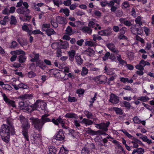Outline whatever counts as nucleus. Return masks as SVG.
Listing matches in <instances>:
<instances>
[{
  "label": "nucleus",
  "mask_w": 154,
  "mask_h": 154,
  "mask_svg": "<svg viewBox=\"0 0 154 154\" xmlns=\"http://www.w3.org/2000/svg\"><path fill=\"white\" fill-rule=\"evenodd\" d=\"M52 122L55 125H57L59 123H60L62 127L64 128H66V127L64 125L65 122L63 120V119L60 118V116L55 119H53L52 120Z\"/></svg>",
  "instance_id": "nucleus-13"
},
{
  "label": "nucleus",
  "mask_w": 154,
  "mask_h": 154,
  "mask_svg": "<svg viewBox=\"0 0 154 154\" xmlns=\"http://www.w3.org/2000/svg\"><path fill=\"white\" fill-rule=\"evenodd\" d=\"M22 30L26 31L29 35H31V31L32 30V25L31 24L24 23L22 27Z\"/></svg>",
  "instance_id": "nucleus-11"
},
{
  "label": "nucleus",
  "mask_w": 154,
  "mask_h": 154,
  "mask_svg": "<svg viewBox=\"0 0 154 154\" xmlns=\"http://www.w3.org/2000/svg\"><path fill=\"white\" fill-rule=\"evenodd\" d=\"M59 12L60 13H64L66 16H69V11L68 8H61Z\"/></svg>",
  "instance_id": "nucleus-42"
},
{
  "label": "nucleus",
  "mask_w": 154,
  "mask_h": 154,
  "mask_svg": "<svg viewBox=\"0 0 154 154\" xmlns=\"http://www.w3.org/2000/svg\"><path fill=\"white\" fill-rule=\"evenodd\" d=\"M50 27V23H44L43 24L42 26V31H45L48 29Z\"/></svg>",
  "instance_id": "nucleus-36"
},
{
  "label": "nucleus",
  "mask_w": 154,
  "mask_h": 154,
  "mask_svg": "<svg viewBox=\"0 0 154 154\" xmlns=\"http://www.w3.org/2000/svg\"><path fill=\"white\" fill-rule=\"evenodd\" d=\"M33 139L34 143L37 145H39L41 143V135L39 134L35 133L32 136Z\"/></svg>",
  "instance_id": "nucleus-12"
},
{
  "label": "nucleus",
  "mask_w": 154,
  "mask_h": 154,
  "mask_svg": "<svg viewBox=\"0 0 154 154\" xmlns=\"http://www.w3.org/2000/svg\"><path fill=\"white\" fill-rule=\"evenodd\" d=\"M56 22L60 24H66L67 23L66 18L60 16H57L56 17Z\"/></svg>",
  "instance_id": "nucleus-21"
},
{
  "label": "nucleus",
  "mask_w": 154,
  "mask_h": 154,
  "mask_svg": "<svg viewBox=\"0 0 154 154\" xmlns=\"http://www.w3.org/2000/svg\"><path fill=\"white\" fill-rule=\"evenodd\" d=\"M96 21L95 19H93L92 20L90 21L89 23L88 26L90 27H93L97 26L98 27H95L94 28L95 29H101V27L99 26V25L98 24L96 23Z\"/></svg>",
  "instance_id": "nucleus-17"
},
{
  "label": "nucleus",
  "mask_w": 154,
  "mask_h": 154,
  "mask_svg": "<svg viewBox=\"0 0 154 154\" xmlns=\"http://www.w3.org/2000/svg\"><path fill=\"white\" fill-rule=\"evenodd\" d=\"M149 98L146 96L140 97L138 99V100H140L143 102H146L149 100Z\"/></svg>",
  "instance_id": "nucleus-48"
},
{
  "label": "nucleus",
  "mask_w": 154,
  "mask_h": 154,
  "mask_svg": "<svg viewBox=\"0 0 154 154\" xmlns=\"http://www.w3.org/2000/svg\"><path fill=\"white\" fill-rule=\"evenodd\" d=\"M75 59L77 63L79 65H81L83 63V60L80 56H77L75 57Z\"/></svg>",
  "instance_id": "nucleus-47"
},
{
  "label": "nucleus",
  "mask_w": 154,
  "mask_h": 154,
  "mask_svg": "<svg viewBox=\"0 0 154 154\" xmlns=\"http://www.w3.org/2000/svg\"><path fill=\"white\" fill-rule=\"evenodd\" d=\"M2 95L5 102L8 106L13 107H15L16 106L15 102L8 98L5 94H2Z\"/></svg>",
  "instance_id": "nucleus-8"
},
{
  "label": "nucleus",
  "mask_w": 154,
  "mask_h": 154,
  "mask_svg": "<svg viewBox=\"0 0 154 154\" xmlns=\"http://www.w3.org/2000/svg\"><path fill=\"white\" fill-rule=\"evenodd\" d=\"M142 140L145 142H146L148 144H150L152 143V140L149 138L146 135H143L142 137H140Z\"/></svg>",
  "instance_id": "nucleus-27"
},
{
  "label": "nucleus",
  "mask_w": 154,
  "mask_h": 154,
  "mask_svg": "<svg viewBox=\"0 0 154 154\" xmlns=\"http://www.w3.org/2000/svg\"><path fill=\"white\" fill-rule=\"evenodd\" d=\"M79 47L76 45H73L71 47L70 51L68 52L69 59H73L76 54V51L78 49Z\"/></svg>",
  "instance_id": "nucleus-6"
},
{
  "label": "nucleus",
  "mask_w": 154,
  "mask_h": 154,
  "mask_svg": "<svg viewBox=\"0 0 154 154\" xmlns=\"http://www.w3.org/2000/svg\"><path fill=\"white\" fill-rule=\"evenodd\" d=\"M49 116L48 114H45L43 115L41 117V121L44 125L46 122L51 121V119L47 117Z\"/></svg>",
  "instance_id": "nucleus-20"
},
{
  "label": "nucleus",
  "mask_w": 154,
  "mask_h": 154,
  "mask_svg": "<svg viewBox=\"0 0 154 154\" xmlns=\"http://www.w3.org/2000/svg\"><path fill=\"white\" fill-rule=\"evenodd\" d=\"M82 122L85 124L86 126L88 125H91L93 123L92 121L85 118L83 119V120L82 121Z\"/></svg>",
  "instance_id": "nucleus-34"
},
{
  "label": "nucleus",
  "mask_w": 154,
  "mask_h": 154,
  "mask_svg": "<svg viewBox=\"0 0 154 154\" xmlns=\"http://www.w3.org/2000/svg\"><path fill=\"white\" fill-rule=\"evenodd\" d=\"M65 117L68 118H74L77 119V116L75 114L71 112L66 113L65 116Z\"/></svg>",
  "instance_id": "nucleus-32"
},
{
  "label": "nucleus",
  "mask_w": 154,
  "mask_h": 154,
  "mask_svg": "<svg viewBox=\"0 0 154 154\" xmlns=\"http://www.w3.org/2000/svg\"><path fill=\"white\" fill-rule=\"evenodd\" d=\"M44 5V4L43 3H40L36 4L34 3L32 4V7L33 8L35 11H40V7H41Z\"/></svg>",
  "instance_id": "nucleus-22"
},
{
  "label": "nucleus",
  "mask_w": 154,
  "mask_h": 154,
  "mask_svg": "<svg viewBox=\"0 0 154 154\" xmlns=\"http://www.w3.org/2000/svg\"><path fill=\"white\" fill-rule=\"evenodd\" d=\"M20 119L22 124V131H28V130L30 128V125L27 119L22 116H20Z\"/></svg>",
  "instance_id": "nucleus-4"
},
{
  "label": "nucleus",
  "mask_w": 154,
  "mask_h": 154,
  "mask_svg": "<svg viewBox=\"0 0 154 154\" xmlns=\"http://www.w3.org/2000/svg\"><path fill=\"white\" fill-rule=\"evenodd\" d=\"M107 48L111 51L116 53L118 54L119 52V51L115 48V46L113 44L109 43L106 45Z\"/></svg>",
  "instance_id": "nucleus-18"
},
{
  "label": "nucleus",
  "mask_w": 154,
  "mask_h": 154,
  "mask_svg": "<svg viewBox=\"0 0 154 154\" xmlns=\"http://www.w3.org/2000/svg\"><path fill=\"white\" fill-rule=\"evenodd\" d=\"M69 24L73 27H77L79 28L80 27V25H82L81 22L79 21H76L74 23L70 22L69 23Z\"/></svg>",
  "instance_id": "nucleus-29"
},
{
  "label": "nucleus",
  "mask_w": 154,
  "mask_h": 154,
  "mask_svg": "<svg viewBox=\"0 0 154 154\" xmlns=\"http://www.w3.org/2000/svg\"><path fill=\"white\" fill-rule=\"evenodd\" d=\"M115 3H116L117 4H119V2L117 0H112L108 2V6L109 7H111L114 6Z\"/></svg>",
  "instance_id": "nucleus-46"
},
{
  "label": "nucleus",
  "mask_w": 154,
  "mask_h": 154,
  "mask_svg": "<svg viewBox=\"0 0 154 154\" xmlns=\"http://www.w3.org/2000/svg\"><path fill=\"white\" fill-rule=\"evenodd\" d=\"M79 28L80 30L84 32H87L90 34L91 33L92 29L88 27L84 26L82 27H80Z\"/></svg>",
  "instance_id": "nucleus-24"
},
{
  "label": "nucleus",
  "mask_w": 154,
  "mask_h": 154,
  "mask_svg": "<svg viewBox=\"0 0 154 154\" xmlns=\"http://www.w3.org/2000/svg\"><path fill=\"white\" fill-rule=\"evenodd\" d=\"M98 33L101 35H109L108 31L106 30H101L98 32Z\"/></svg>",
  "instance_id": "nucleus-53"
},
{
  "label": "nucleus",
  "mask_w": 154,
  "mask_h": 154,
  "mask_svg": "<svg viewBox=\"0 0 154 154\" xmlns=\"http://www.w3.org/2000/svg\"><path fill=\"white\" fill-rule=\"evenodd\" d=\"M45 32L46 34L49 36L56 33L54 30L51 28L47 29Z\"/></svg>",
  "instance_id": "nucleus-38"
},
{
  "label": "nucleus",
  "mask_w": 154,
  "mask_h": 154,
  "mask_svg": "<svg viewBox=\"0 0 154 154\" xmlns=\"http://www.w3.org/2000/svg\"><path fill=\"white\" fill-rule=\"evenodd\" d=\"M121 131L122 132L125 134L128 138H130L132 140L133 138H134V137H133L130 134L125 130H122Z\"/></svg>",
  "instance_id": "nucleus-50"
},
{
  "label": "nucleus",
  "mask_w": 154,
  "mask_h": 154,
  "mask_svg": "<svg viewBox=\"0 0 154 154\" xmlns=\"http://www.w3.org/2000/svg\"><path fill=\"white\" fill-rule=\"evenodd\" d=\"M94 79L97 83L105 84L107 81V78L105 75H101L94 77Z\"/></svg>",
  "instance_id": "nucleus-9"
},
{
  "label": "nucleus",
  "mask_w": 154,
  "mask_h": 154,
  "mask_svg": "<svg viewBox=\"0 0 154 154\" xmlns=\"http://www.w3.org/2000/svg\"><path fill=\"white\" fill-rule=\"evenodd\" d=\"M17 41L22 46L26 45H27V42L25 38H18Z\"/></svg>",
  "instance_id": "nucleus-26"
},
{
  "label": "nucleus",
  "mask_w": 154,
  "mask_h": 154,
  "mask_svg": "<svg viewBox=\"0 0 154 154\" xmlns=\"http://www.w3.org/2000/svg\"><path fill=\"white\" fill-rule=\"evenodd\" d=\"M36 107L35 106L34 103L32 105L26 106L25 108L26 111L29 112H31L32 111L36 110Z\"/></svg>",
  "instance_id": "nucleus-25"
},
{
  "label": "nucleus",
  "mask_w": 154,
  "mask_h": 154,
  "mask_svg": "<svg viewBox=\"0 0 154 154\" xmlns=\"http://www.w3.org/2000/svg\"><path fill=\"white\" fill-rule=\"evenodd\" d=\"M36 65L37 66H39L43 69H45L46 67L43 62L41 60H39L37 62Z\"/></svg>",
  "instance_id": "nucleus-31"
},
{
  "label": "nucleus",
  "mask_w": 154,
  "mask_h": 154,
  "mask_svg": "<svg viewBox=\"0 0 154 154\" xmlns=\"http://www.w3.org/2000/svg\"><path fill=\"white\" fill-rule=\"evenodd\" d=\"M131 31L134 34H136L137 33V30L136 25H133L131 28Z\"/></svg>",
  "instance_id": "nucleus-55"
},
{
  "label": "nucleus",
  "mask_w": 154,
  "mask_h": 154,
  "mask_svg": "<svg viewBox=\"0 0 154 154\" xmlns=\"http://www.w3.org/2000/svg\"><path fill=\"white\" fill-rule=\"evenodd\" d=\"M17 23V20L16 17L14 16H11V17L10 24L11 25H15Z\"/></svg>",
  "instance_id": "nucleus-45"
},
{
  "label": "nucleus",
  "mask_w": 154,
  "mask_h": 154,
  "mask_svg": "<svg viewBox=\"0 0 154 154\" xmlns=\"http://www.w3.org/2000/svg\"><path fill=\"white\" fill-rule=\"evenodd\" d=\"M92 37L93 40L94 41H96L97 40H100L102 39L101 37L97 35H92Z\"/></svg>",
  "instance_id": "nucleus-54"
},
{
  "label": "nucleus",
  "mask_w": 154,
  "mask_h": 154,
  "mask_svg": "<svg viewBox=\"0 0 154 154\" xmlns=\"http://www.w3.org/2000/svg\"><path fill=\"white\" fill-rule=\"evenodd\" d=\"M110 110H114L117 114H122V111L120 108L113 107L111 108Z\"/></svg>",
  "instance_id": "nucleus-37"
},
{
  "label": "nucleus",
  "mask_w": 154,
  "mask_h": 154,
  "mask_svg": "<svg viewBox=\"0 0 154 154\" xmlns=\"http://www.w3.org/2000/svg\"><path fill=\"white\" fill-rule=\"evenodd\" d=\"M54 137L57 140H63L64 138V136L62 130L60 129Z\"/></svg>",
  "instance_id": "nucleus-15"
},
{
  "label": "nucleus",
  "mask_w": 154,
  "mask_h": 154,
  "mask_svg": "<svg viewBox=\"0 0 154 154\" xmlns=\"http://www.w3.org/2000/svg\"><path fill=\"white\" fill-rule=\"evenodd\" d=\"M84 113L85 115L87 117L88 119H91L93 117V115L91 112L85 111L84 112Z\"/></svg>",
  "instance_id": "nucleus-57"
},
{
  "label": "nucleus",
  "mask_w": 154,
  "mask_h": 154,
  "mask_svg": "<svg viewBox=\"0 0 154 154\" xmlns=\"http://www.w3.org/2000/svg\"><path fill=\"white\" fill-rule=\"evenodd\" d=\"M9 19L8 16H5L3 19L1 20L0 23L3 25H5L7 22L9 21Z\"/></svg>",
  "instance_id": "nucleus-35"
},
{
  "label": "nucleus",
  "mask_w": 154,
  "mask_h": 154,
  "mask_svg": "<svg viewBox=\"0 0 154 154\" xmlns=\"http://www.w3.org/2000/svg\"><path fill=\"white\" fill-rule=\"evenodd\" d=\"M52 1L53 2V3L54 5L58 7H59L60 5H61L62 3V2L60 1L59 0H53Z\"/></svg>",
  "instance_id": "nucleus-60"
},
{
  "label": "nucleus",
  "mask_w": 154,
  "mask_h": 154,
  "mask_svg": "<svg viewBox=\"0 0 154 154\" xmlns=\"http://www.w3.org/2000/svg\"><path fill=\"white\" fill-rule=\"evenodd\" d=\"M35 106L36 107V110H37L38 107L42 110L45 109L46 107V103L43 100H38L34 103Z\"/></svg>",
  "instance_id": "nucleus-5"
},
{
  "label": "nucleus",
  "mask_w": 154,
  "mask_h": 154,
  "mask_svg": "<svg viewBox=\"0 0 154 154\" xmlns=\"http://www.w3.org/2000/svg\"><path fill=\"white\" fill-rule=\"evenodd\" d=\"M33 97L32 95L31 94H25L22 95L21 97L23 99H31Z\"/></svg>",
  "instance_id": "nucleus-41"
},
{
  "label": "nucleus",
  "mask_w": 154,
  "mask_h": 154,
  "mask_svg": "<svg viewBox=\"0 0 154 154\" xmlns=\"http://www.w3.org/2000/svg\"><path fill=\"white\" fill-rule=\"evenodd\" d=\"M66 33L68 35H71L73 33L72 28L69 26H68L66 30Z\"/></svg>",
  "instance_id": "nucleus-39"
},
{
  "label": "nucleus",
  "mask_w": 154,
  "mask_h": 154,
  "mask_svg": "<svg viewBox=\"0 0 154 154\" xmlns=\"http://www.w3.org/2000/svg\"><path fill=\"white\" fill-rule=\"evenodd\" d=\"M19 61L20 63H23L25 62L26 57L25 55H20L18 57Z\"/></svg>",
  "instance_id": "nucleus-40"
},
{
  "label": "nucleus",
  "mask_w": 154,
  "mask_h": 154,
  "mask_svg": "<svg viewBox=\"0 0 154 154\" xmlns=\"http://www.w3.org/2000/svg\"><path fill=\"white\" fill-rule=\"evenodd\" d=\"M135 21L136 23L138 24L140 26L142 25V22L140 17H138L136 19Z\"/></svg>",
  "instance_id": "nucleus-62"
},
{
  "label": "nucleus",
  "mask_w": 154,
  "mask_h": 154,
  "mask_svg": "<svg viewBox=\"0 0 154 154\" xmlns=\"http://www.w3.org/2000/svg\"><path fill=\"white\" fill-rule=\"evenodd\" d=\"M132 140L130 143L133 144L132 147L134 148H137L138 147L139 144H142V142L139 140L134 137L132 139Z\"/></svg>",
  "instance_id": "nucleus-16"
},
{
  "label": "nucleus",
  "mask_w": 154,
  "mask_h": 154,
  "mask_svg": "<svg viewBox=\"0 0 154 154\" xmlns=\"http://www.w3.org/2000/svg\"><path fill=\"white\" fill-rule=\"evenodd\" d=\"M68 152V151L66 150L64 147H62L60 149L58 154H67Z\"/></svg>",
  "instance_id": "nucleus-52"
},
{
  "label": "nucleus",
  "mask_w": 154,
  "mask_h": 154,
  "mask_svg": "<svg viewBox=\"0 0 154 154\" xmlns=\"http://www.w3.org/2000/svg\"><path fill=\"white\" fill-rule=\"evenodd\" d=\"M29 119L31 120L32 125L34 128L39 131H40L44 125L41 121V119L37 118H30Z\"/></svg>",
  "instance_id": "nucleus-3"
},
{
  "label": "nucleus",
  "mask_w": 154,
  "mask_h": 154,
  "mask_svg": "<svg viewBox=\"0 0 154 154\" xmlns=\"http://www.w3.org/2000/svg\"><path fill=\"white\" fill-rule=\"evenodd\" d=\"M6 124H3L1 127V134H14L15 133L12 120L10 118L6 119Z\"/></svg>",
  "instance_id": "nucleus-1"
},
{
  "label": "nucleus",
  "mask_w": 154,
  "mask_h": 154,
  "mask_svg": "<svg viewBox=\"0 0 154 154\" xmlns=\"http://www.w3.org/2000/svg\"><path fill=\"white\" fill-rule=\"evenodd\" d=\"M88 72V69L85 67H84L82 68V69L81 72V75L82 76H84L86 75Z\"/></svg>",
  "instance_id": "nucleus-51"
},
{
  "label": "nucleus",
  "mask_w": 154,
  "mask_h": 154,
  "mask_svg": "<svg viewBox=\"0 0 154 154\" xmlns=\"http://www.w3.org/2000/svg\"><path fill=\"white\" fill-rule=\"evenodd\" d=\"M60 48L63 49H66L69 47V44L67 42L64 41L62 42L61 44H60Z\"/></svg>",
  "instance_id": "nucleus-30"
},
{
  "label": "nucleus",
  "mask_w": 154,
  "mask_h": 154,
  "mask_svg": "<svg viewBox=\"0 0 154 154\" xmlns=\"http://www.w3.org/2000/svg\"><path fill=\"white\" fill-rule=\"evenodd\" d=\"M35 55L34 57L33 58H32L31 59V61L32 62H37V60H38L39 55L38 54H34Z\"/></svg>",
  "instance_id": "nucleus-56"
},
{
  "label": "nucleus",
  "mask_w": 154,
  "mask_h": 154,
  "mask_svg": "<svg viewBox=\"0 0 154 154\" xmlns=\"http://www.w3.org/2000/svg\"><path fill=\"white\" fill-rule=\"evenodd\" d=\"M11 53L12 55L16 54L17 55L19 54H21V55L25 54V52L23 51L21 49L17 50L15 51H12L11 52Z\"/></svg>",
  "instance_id": "nucleus-28"
},
{
  "label": "nucleus",
  "mask_w": 154,
  "mask_h": 154,
  "mask_svg": "<svg viewBox=\"0 0 154 154\" xmlns=\"http://www.w3.org/2000/svg\"><path fill=\"white\" fill-rule=\"evenodd\" d=\"M133 121L134 123L140 124L141 123V120H140L138 117L137 116L134 117L133 119Z\"/></svg>",
  "instance_id": "nucleus-59"
},
{
  "label": "nucleus",
  "mask_w": 154,
  "mask_h": 154,
  "mask_svg": "<svg viewBox=\"0 0 154 154\" xmlns=\"http://www.w3.org/2000/svg\"><path fill=\"white\" fill-rule=\"evenodd\" d=\"M110 56V53L109 52H107L105 54L104 56L103 57V60L105 61L109 58Z\"/></svg>",
  "instance_id": "nucleus-64"
},
{
  "label": "nucleus",
  "mask_w": 154,
  "mask_h": 154,
  "mask_svg": "<svg viewBox=\"0 0 154 154\" xmlns=\"http://www.w3.org/2000/svg\"><path fill=\"white\" fill-rule=\"evenodd\" d=\"M16 11L19 14L25 15L24 17H20V19L23 21L28 20L31 18V16L27 15L29 13L30 11L27 8H19L17 9Z\"/></svg>",
  "instance_id": "nucleus-2"
},
{
  "label": "nucleus",
  "mask_w": 154,
  "mask_h": 154,
  "mask_svg": "<svg viewBox=\"0 0 154 154\" xmlns=\"http://www.w3.org/2000/svg\"><path fill=\"white\" fill-rule=\"evenodd\" d=\"M18 86L20 88H22L23 89H26L28 87L27 85L23 83H20L18 84Z\"/></svg>",
  "instance_id": "nucleus-61"
},
{
  "label": "nucleus",
  "mask_w": 154,
  "mask_h": 154,
  "mask_svg": "<svg viewBox=\"0 0 154 154\" xmlns=\"http://www.w3.org/2000/svg\"><path fill=\"white\" fill-rule=\"evenodd\" d=\"M109 124L110 122L108 121L106 123H102L100 124H96V125L99 129H102L104 131L106 132L108 130V128Z\"/></svg>",
  "instance_id": "nucleus-10"
},
{
  "label": "nucleus",
  "mask_w": 154,
  "mask_h": 154,
  "mask_svg": "<svg viewBox=\"0 0 154 154\" xmlns=\"http://www.w3.org/2000/svg\"><path fill=\"white\" fill-rule=\"evenodd\" d=\"M22 134L24 137L25 139L27 141H29L28 131H22Z\"/></svg>",
  "instance_id": "nucleus-43"
},
{
  "label": "nucleus",
  "mask_w": 154,
  "mask_h": 154,
  "mask_svg": "<svg viewBox=\"0 0 154 154\" xmlns=\"http://www.w3.org/2000/svg\"><path fill=\"white\" fill-rule=\"evenodd\" d=\"M84 131H85L86 134H94V131L91 130L90 128H85Z\"/></svg>",
  "instance_id": "nucleus-49"
},
{
  "label": "nucleus",
  "mask_w": 154,
  "mask_h": 154,
  "mask_svg": "<svg viewBox=\"0 0 154 154\" xmlns=\"http://www.w3.org/2000/svg\"><path fill=\"white\" fill-rule=\"evenodd\" d=\"M48 148V154H56V150L55 148L51 146L49 147Z\"/></svg>",
  "instance_id": "nucleus-58"
},
{
  "label": "nucleus",
  "mask_w": 154,
  "mask_h": 154,
  "mask_svg": "<svg viewBox=\"0 0 154 154\" xmlns=\"http://www.w3.org/2000/svg\"><path fill=\"white\" fill-rule=\"evenodd\" d=\"M119 101V99L118 96L113 94H111L110 97L109 101L113 104H117Z\"/></svg>",
  "instance_id": "nucleus-14"
},
{
  "label": "nucleus",
  "mask_w": 154,
  "mask_h": 154,
  "mask_svg": "<svg viewBox=\"0 0 154 154\" xmlns=\"http://www.w3.org/2000/svg\"><path fill=\"white\" fill-rule=\"evenodd\" d=\"M1 136L2 139L4 142L8 143L9 141L10 134H1Z\"/></svg>",
  "instance_id": "nucleus-23"
},
{
  "label": "nucleus",
  "mask_w": 154,
  "mask_h": 154,
  "mask_svg": "<svg viewBox=\"0 0 154 154\" xmlns=\"http://www.w3.org/2000/svg\"><path fill=\"white\" fill-rule=\"evenodd\" d=\"M94 140L100 146H101L103 145V144L101 143L102 138L101 136H97Z\"/></svg>",
  "instance_id": "nucleus-33"
},
{
  "label": "nucleus",
  "mask_w": 154,
  "mask_h": 154,
  "mask_svg": "<svg viewBox=\"0 0 154 154\" xmlns=\"http://www.w3.org/2000/svg\"><path fill=\"white\" fill-rule=\"evenodd\" d=\"M60 44L57 43H54L51 44V46L53 49H57L59 47Z\"/></svg>",
  "instance_id": "nucleus-63"
},
{
  "label": "nucleus",
  "mask_w": 154,
  "mask_h": 154,
  "mask_svg": "<svg viewBox=\"0 0 154 154\" xmlns=\"http://www.w3.org/2000/svg\"><path fill=\"white\" fill-rule=\"evenodd\" d=\"M150 65V63L148 61H144L143 60H142L140 62L139 64L135 66L136 69L139 70H143L144 69V67L146 66H149Z\"/></svg>",
  "instance_id": "nucleus-7"
},
{
  "label": "nucleus",
  "mask_w": 154,
  "mask_h": 154,
  "mask_svg": "<svg viewBox=\"0 0 154 154\" xmlns=\"http://www.w3.org/2000/svg\"><path fill=\"white\" fill-rule=\"evenodd\" d=\"M91 146H93L94 145L93 144H89L83 148L81 150V154H88L90 150L89 148L88 147Z\"/></svg>",
  "instance_id": "nucleus-19"
},
{
  "label": "nucleus",
  "mask_w": 154,
  "mask_h": 154,
  "mask_svg": "<svg viewBox=\"0 0 154 154\" xmlns=\"http://www.w3.org/2000/svg\"><path fill=\"white\" fill-rule=\"evenodd\" d=\"M85 45L90 46H94L96 45V42H94L92 41H87L85 42Z\"/></svg>",
  "instance_id": "nucleus-44"
}]
</instances>
